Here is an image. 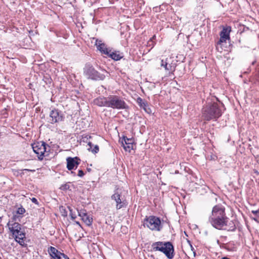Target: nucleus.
<instances>
[{"instance_id": "4", "label": "nucleus", "mask_w": 259, "mask_h": 259, "mask_svg": "<svg viewBox=\"0 0 259 259\" xmlns=\"http://www.w3.org/2000/svg\"><path fill=\"white\" fill-rule=\"evenodd\" d=\"M7 225L15 240L21 246H24L25 244L24 239L25 238V234L21 230V225L13 221H9Z\"/></svg>"}, {"instance_id": "6", "label": "nucleus", "mask_w": 259, "mask_h": 259, "mask_svg": "<svg viewBox=\"0 0 259 259\" xmlns=\"http://www.w3.org/2000/svg\"><path fill=\"white\" fill-rule=\"evenodd\" d=\"M125 102L117 96L108 97V107L113 109H122L126 108Z\"/></svg>"}, {"instance_id": "8", "label": "nucleus", "mask_w": 259, "mask_h": 259, "mask_svg": "<svg viewBox=\"0 0 259 259\" xmlns=\"http://www.w3.org/2000/svg\"><path fill=\"white\" fill-rule=\"evenodd\" d=\"M84 72L87 77L92 79L103 80L105 78L104 74L100 73L92 67H87Z\"/></svg>"}, {"instance_id": "18", "label": "nucleus", "mask_w": 259, "mask_h": 259, "mask_svg": "<svg viewBox=\"0 0 259 259\" xmlns=\"http://www.w3.org/2000/svg\"><path fill=\"white\" fill-rule=\"evenodd\" d=\"M81 219L88 226L91 225L92 223V218L89 217L88 214L84 216V217Z\"/></svg>"}, {"instance_id": "28", "label": "nucleus", "mask_w": 259, "mask_h": 259, "mask_svg": "<svg viewBox=\"0 0 259 259\" xmlns=\"http://www.w3.org/2000/svg\"><path fill=\"white\" fill-rule=\"evenodd\" d=\"M138 101H140V102H139L141 103V106H145V103H144V102H143L142 103H141V102L142 101V99H141V98H138Z\"/></svg>"}, {"instance_id": "20", "label": "nucleus", "mask_w": 259, "mask_h": 259, "mask_svg": "<svg viewBox=\"0 0 259 259\" xmlns=\"http://www.w3.org/2000/svg\"><path fill=\"white\" fill-rule=\"evenodd\" d=\"M68 209L70 211V216L72 220H74L76 218L75 212L73 211V209L70 207H68Z\"/></svg>"}, {"instance_id": "19", "label": "nucleus", "mask_w": 259, "mask_h": 259, "mask_svg": "<svg viewBox=\"0 0 259 259\" xmlns=\"http://www.w3.org/2000/svg\"><path fill=\"white\" fill-rule=\"evenodd\" d=\"M251 213L253 214V217H251V218L255 220V221H257V218H259V209L255 210H252Z\"/></svg>"}, {"instance_id": "23", "label": "nucleus", "mask_w": 259, "mask_h": 259, "mask_svg": "<svg viewBox=\"0 0 259 259\" xmlns=\"http://www.w3.org/2000/svg\"><path fill=\"white\" fill-rule=\"evenodd\" d=\"M25 212V210L24 208L21 207H19L16 211V213L18 214H23Z\"/></svg>"}, {"instance_id": "16", "label": "nucleus", "mask_w": 259, "mask_h": 259, "mask_svg": "<svg viewBox=\"0 0 259 259\" xmlns=\"http://www.w3.org/2000/svg\"><path fill=\"white\" fill-rule=\"evenodd\" d=\"M94 103L96 105L102 107H108V97H100L95 100Z\"/></svg>"}, {"instance_id": "30", "label": "nucleus", "mask_w": 259, "mask_h": 259, "mask_svg": "<svg viewBox=\"0 0 259 259\" xmlns=\"http://www.w3.org/2000/svg\"><path fill=\"white\" fill-rule=\"evenodd\" d=\"M88 145L89 146V148H88V150H90V149L92 148V143L91 142H89Z\"/></svg>"}, {"instance_id": "2", "label": "nucleus", "mask_w": 259, "mask_h": 259, "mask_svg": "<svg viewBox=\"0 0 259 259\" xmlns=\"http://www.w3.org/2000/svg\"><path fill=\"white\" fill-rule=\"evenodd\" d=\"M151 247L154 251H159L163 253L169 259H172L174 257V248L170 242H156L152 243Z\"/></svg>"}, {"instance_id": "31", "label": "nucleus", "mask_w": 259, "mask_h": 259, "mask_svg": "<svg viewBox=\"0 0 259 259\" xmlns=\"http://www.w3.org/2000/svg\"><path fill=\"white\" fill-rule=\"evenodd\" d=\"M168 64V62L166 61L165 62V64H164L163 66H162V67H163L164 68V69L165 68V67L167 66V64Z\"/></svg>"}, {"instance_id": "15", "label": "nucleus", "mask_w": 259, "mask_h": 259, "mask_svg": "<svg viewBox=\"0 0 259 259\" xmlns=\"http://www.w3.org/2000/svg\"><path fill=\"white\" fill-rule=\"evenodd\" d=\"M231 31V28H224L220 33V39L219 42H225L226 40L230 38L229 33Z\"/></svg>"}, {"instance_id": "25", "label": "nucleus", "mask_w": 259, "mask_h": 259, "mask_svg": "<svg viewBox=\"0 0 259 259\" xmlns=\"http://www.w3.org/2000/svg\"><path fill=\"white\" fill-rule=\"evenodd\" d=\"M91 151L93 153H97L99 151V147L97 145H96L94 147V149L93 150H92Z\"/></svg>"}, {"instance_id": "11", "label": "nucleus", "mask_w": 259, "mask_h": 259, "mask_svg": "<svg viewBox=\"0 0 259 259\" xmlns=\"http://www.w3.org/2000/svg\"><path fill=\"white\" fill-rule=\"evenodd\" d=\"M62 119V116L60 114L58 110H52L50 114V122L51 123H54L60 121Z\"/></svg>"}, {"instance_id": "14", "label": "nucleus", "mask_w": 259, "mask_h": 259, "mask_svg": "<svg viewBox=\"0 0 259 259\" xmlns=\"http://www.w3.org/2000/svg\"><path fill=\"white\" fill-rule=\"evenodd\" d=\"M95 45L97 46V49L104 54L108 55L111 52V50L108 49L101 40L97 39L96 40Z\"/></svg>"}, {"instance_id": "13", "label": "nucleus", "mask_w": 259, "mask_h": 259, "mask_svg": "<svg viewBox=\"0 0 259 259\" xmlns=\"http://www.w3.org/2000/svg\"><path fill=\"white\" fill-rule=\"evenodd\" d=\"M111 199L116 202V208L117 209L121 208L124 205V202L121 198L120 194L118 192H115L111 197Z\"/></svg>"}, {"instance_id": "10", "label": "nucleus", "mask_w": 259, "mask_h": 259, "mask_svg": "<svg viewBox=\"0 0 259 259\" xmlns=\"http://www.w3.org/2000/svg\"><path fill=\"white\" fill-rule=\"evenodd\" d=\"M134 140L133 139H129L123 137L121 141L122 145L126 151L130 152L133 149V143Z\"/></svg>"}, {"instance_id": "34", "label": "nucleus", "mask_w": 259, "mask_h": 259, "mask_svg": "<svg viewBox=\"0 0 259 259\" xmlns=\"http://www.w3.org/2000/svg\"><path fill=\"white\" fill-rule=\"evenodd\" d=\"M67 212H66L65 211V213H63V214H62V215H64V216H66V215H67Z\"/></svg>"}, {"instance_id": "22", "label": "nucleus", "mask_w": 259, "mask_h": 259, "mask_svg": "<svg viewBox=\"0 0 259 259\" xmlns=\"http://www.w3.org/2000/svg\"><path fill=\"white\" fill-rule=\"evenodd\" d=\"M165 70L169 71V72H172L175 70V66L168 63L167 66L165 67Z\"/></svg>"}, {"instance_id": "7", "label": "nucleus", "mask_w": 259, "mask_h": 259, "mask_svg": "<svg viewBox=\"0 0 259 259\" xmlns=\"http://www.w3.org/2000/svg\"><path fill=\"white\" fill-rule=\"evenodd\" d=\"M32 147L39 160H42L46 152V145L44 142H37L32 144Z\"/></svg>"}, {"instance_id": "9", "label": "nucleus", "mask_w": 259, "mask_h": 259, "mask_svg": "<svg viewBox=\"0 0 259 259\" xmlns=\"http://www.w3.org/2000/svg\"><path fill=\"white\" fill-rule=\"evenodd\" d=\"M48 252L54 259H69L66 255L59 251L54 247H50L48 249Z\"/></svg>"}, {"instance_id": "12", "label": "nucleus", "mask_w": 259, "mask_h": 259, "mask_svg": "<svg viewBox=\"0 0 259 259\" xmlns=\"http://www.w3.org/2000/svg\"><path fill=\"white\" fill-rule=\"evenodd\" d=\"M67 160V167L68 170L73 169L74 168H76L78 165L79 164L78 162L79 159L77 157H68Z\"/></svg>"}, {"instance_id": "29", "label": "nucleus", "mask_w": 259, "mask_h": 259, "mask_svg": "<svg viewBox=\"0 0 259 259\" xmlns=\"http://www.w3.org/2000/svg\"><path fill=\"white\" fill-rule=\"evenodd\" d=\"M167 61V60H166L165 61L163 60H162L161 61V66H162L164 65V64H165V62Z\"/></svg>"}, {"instance_id": "35", "label": "nucleus", "mask_w": 259, "mask_h": 259, "mask_svg": "<svg viewBox=\"0 0 259 259\" xmlns=\"http://www.w3.org/2000/svg\"><path fill=\"white\" fill-rule=\"evenodd\" d=\"M76 224H79V222H76Z\"/></svg>"}, {"instance_id": "27", "label": "nucleus", "mask_w": 259, "mask_h": 259, "mask_svg": "<svg viewBox=\"0 0 259 259\" xmlns=\"http://www.w3.org/2000/svg\"><path fill=\"white\" fill-rule=\"evenodd\" d=\"M31 200L33 203H34L37 205H38V202L35 198L33 197V198H31Z\"/></svg>"}, {"instance_id": "33", "label": "nucleus", "mask_w": 259, "mask_h": 259, "mask_svg": "<svg viewBox=\"0 0 259 259\" xmlns=\"http://www.w3.org/2000/svg\"><path fill=\"white\" fill-rule=\"evenodd\" d=\"M24 170H26V171H35V170H30V169H25Z\"/></svg>"}, {"instance_id": "24", "label": "nucleus", "mask_w": 259, "mask_h": 259, "mask_svg": "<svg viewBox=\"0 0 259 259\" xmlns=\"http://www.w3.org/2000/svg\"><path fill=\"white\" fill-rule=\"evenodd\" d=\"M77 212H78V215L79 217H80L81 218V219H82V218H83L84 216H85L87 214V213L84 210H80V211L77 210Z\"/></svg>"}, {"instance_id": "17", "label": "nucleus", "mask_w": 259, "mask_h": 259, "mask_svg": "<svg viewBox=\"0 0 259 259\" xmlns=\"http://www.w3.org/2000/svg\"><path fill=\"white\" fill-rule=\"evenodd\" d=\"M108 56L115 61L119 60L122 57L121 54L118 52L111 51Z\"/></svg>"}, {"instance_id": "5", "label": "nucleus", "mask_w": 259, "mask_h": 259, "mask_svg": "<svg viewBox=\"0 0 259 259\" xmlns=\"http://www.w3.org/2000/svg\"><path fill=\"white\" fill-rule=\"evenodd\" d=\"M144 225L152 231H160L162 228L160 220L154 216H150L146 219Z\"/></svg>"}, {"instance_id": "21", "label": "nucleus", "mask_w": 259, "mask_h": 259, "mask_svg": "<svg viewBox=\"0 0 259 259\" xmlns=\"http://www.w3.org/2000/svg\"><path fill=\"white\" fill-rule=\"evenodd\" d=\"M70 182L67 183L65 184L62 185L60 187V189L62 190H67L70 188Z\"/></svg>"}, {"instance_id": "32", "label": "nucleus", "mask_w": 259, "mask_h": 259, "mask_svg": "<svg viewBox=\"0 0 259 259\" xmlns=\"http://www.w3.org/2000/svg\"><path fill=\"white\" fill-rule=\"evenodd\" d=\"M17 218H18V217L17 216V215H16V214L14 215V216H13V219H14V220H16Z\"/></svg>"}, {"instance_id": "26", "label": "nucleus", "mask_w": 259, "mask_h": 259, "mask_svg": "<svg viewBox=\"0 0 259 259\" xmlns=\"http://www.w3.org/2000/svg\"><path fill=\"white\" fill-rule=\"evenodd\" d=\"M84 172L82 170H79L78 171V174L77 175L80 177H82L84 176Z\"/></svg>"}, {"instance_id": "1", "label": "nucleus", "mask_w": 259, "mask_h": 259, "mask_svg": "<svg viewBox=\"0 0 259 259\" xmlns=\"http://www.w3.org/2000/svg\"><path fill=\"white\" fill-rule=\"evenodd\" d=\"M227 218L226 217L225 208L219 205L214 206L209 216L208 221L217 229H224L227 226Z\"/></svg>"}, {"instance_id": "3", "label": "nucleus", "mask_w": 259, "mask_h": 259, "mask_svg": "<svg viewBox=\"0 0 259 259\" xmlns=\"http://www.w3.org/2000/svg\"><path fill=\"white\" fill-rule=\"evenodd\" d=\"M222 115V111L217 103L208 105L203 110V117L206 120L217 119Z\"/></svg>"}]
</instances>
